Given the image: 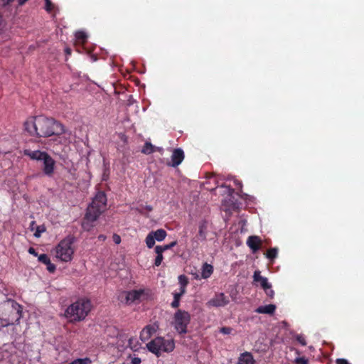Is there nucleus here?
<instances>
[{
	"instance_id": "nucleus-1",
	"label": "nucleus",
	"mask_w": 364,
	"mask_h": 364,
	"mask_svg": "<svg viewBox=\"0 0 364 364\" xmlns=\"http://www.w3.org/2000/svg\"><path fill=\"white\" fill-rule=\"evenodd\" d=\"M107 198L103 192H98L92 203L88 205L85 214V220L82 223V227L85 230H89L92 223L100 217V215L106 210Z\"/></svg>"
},
{
	"instance_id": "nucleus-2",
	"label": "nucleus",
	"mask_w": 364,
	"mask_h": 364,
	"mask_svg": "<svg viewBox=\"0 0 364 364\" xmlns=\"http://www.w3.org/2000/svg\"><path fill=\"white\" fill-rule=\"evenodd\" d=\"M22 316V307L13 299H7L0 304V319L2 326L13 325L19 321Z\"/></svg>"
},
{
	"instance_id": "nucleus-3",
	"label": "nucleus",
	"mask_w": 364,
	"mask_h": 364,
	"mask_svg": "<svg viewBox=\"0 0 364 364\" xmlns=\"http://www.w3.org/2000/svg\"><path fill=\"white\" fill-rule=\"evenodd\" d=\"M92 309L89 299H80L70 305L65 312V317L70 321H80L85 318Z\"/></svg>"
},
{
	"instance_id": "nucleus-4",
	"label": "nucleus",
	"mask_w": 364,
	"mask_h": 364,
	"mask_svg": "<svg viewBox=\"0 0 364 364\" xmlns=\"http://www.w3.org/2000/svg\"><path fill=\"white\" fill-rule=\"evenodd\" d=\"M38 136L47 137L64 133L63 126L52 118L43 116L36 117Z\"/></svg>"
},
{
	"instance_id": "nucleus-5",
	"label": "nucleus",
	"mask_w": 364,
	"mask_h": 364,
	"mask_svg": "<svg viewBox=\"0 0 364 364\" xmlns=\"http://www.w3.org/2000/svg\"><path fill=\"white\" fill-rule=\"evenodd\" d=\"M74 242L75 237L70 235L62 240L55 247L56 257L65 262L71 261L75 252Z\"/></svg>"
},
{
	"instance_id": "nucleus-6",
	"label": "nucleus",
	"mask_w": 364,
	"mask_h": 364,
	"mask_svg": "<svg viewBox=\"0 0 364 364\" xmlns=\"http://www.w3.org/2000/svg\"><path fill=\"white\" fill-rule=\"evenodd\" d=\"M174 346L173 340H165L162 337H157L146 344L148 350L158 356L163 352H171Z\"/></svg>"
},
{
	"instance_id": "nucleus-7",
	"label": "nucleus",
	"mask_w": 364,
	"mask_h": 364,
	"mask_svg": "<svg viewBox=\"0 0 364 364\" xmlns=\"http://www.w3.org/2000/svg\"><path fill=\"white\" fill-rule=\"evenodd\" d=\"M191 321L190 314L182 310L177 311L174 314L173 326L175 329L181 334L187 332V326Z\"/></svg>"
},
{
	"instance_id": "nucleus-8",
	"label": "nucleus",
	"mask_w": 364,
	"mask_h": 364,
	"mask_svg": "<svg viewBox=\"0 0 364 364\" xmlns=\"http://www.w3.org/2000/svg\"><path fill=\"white\" fill-rule=\"evenodd\" d=\"M229 301L223 293H218L206 303V305L208 307H223L228 304Z\"/></svg>"
},
{
	"instance_id": "nucleus-9",
	"label": "nucleus",
	"mask_w": 364,
	"mask_h": 364,
	"mask_svg": "<svg viewBox=\"0 0 364 364\" xmlns=\"http://www.w3.org/2000/svg\"><path fill=\"white\" fill-rule=\"evenodd\" d=\"M55 160L48 154V155L43 159V173L48 177L52 176L55 171Z\"/></svg>"
},
{
	"instance_id": "nucleus-10",
	"label": "nucleus",
	"mask_w": 364,
	"mask_h": 364,
	"mask_svg": "<svg viewBox=\"0 0 364 364\" xmlns=\"http://www.w3.org/2000/svg\"><path fill=\"white\" fill-rule=\"evenodd\" d=\"M146 294L144 289L132 290L126 293V302L132 304L144 299Z\"/></svg>"
},
{
	"instance_id": "nucleus-11",
	"label": "nucleus",
	"mask_w": 364,
	"mask_h": 364,
	"mask_svg": "<svg viewBox=\"0 0 364 364\" xmlns=\"http://www.w3.org/2000/svg\"><path fill=\"white\" fill-rule=\"evenodd\" d=\"M159 329V325L156 323L147 325L145 326L140 333V338L142 341L149 340L151 336L155 333Z\"/></svg>"
},
{
	"instance_id": "nucleus-12",
	"label": "nucleus",
	"mask_w": 364,
	"mask_h": 364,
	"mask_svg": "<svg viewBox=\"0 0 364 364\" xmlns=\"http://www.w3.org/2000/svg\"><path fill=\"white\" fill-rule=\"evenodd\" d=\"M184 159V152L183 151L178 148L175 149L173 151L171 155V166L176 167L178 166Z\"/></svg>"
},
{
	"instance_id": "nucleus-13",
	"label": "nucleus",
	"mask_w": 364,
	"mask_h": 364,
	"mask_svg": "<svg viewBox=\"0 0 364 364\" xmlns=\"http://www.w3.org/2000/svg\"><path fill=\"white\" fill-rule=\"evenodd\" d=\"M25 130L32 136H38V128L36 125V117L29 118L24 123Z\"/></svg>"
},
{
	"instance_id": "nucleus-14",
	"label": "nucleus",
	"mask_w": 364,
	"mask_h": 364,
	"mask_svg": "<svg viewBox=\"0 0 364 364\" xmlns=\"http://www.w3.org/2000/svg\"><path fill=\"white\" fill-rule=\"evenodd\" d=\"M262 240L258 236H250L247 240V245L252 250V252H256L259 250Z\"/></svg>"
},
{
	"instance_id": "nucleus-15",
	"label": "nucleus",
	"mask_w": 364,
	"mask_h": 364,
	"mask_svg": "<svg viewBox=\"0 0 364 364\" xmlns=\"http://www.w3.org/2000/svg\"><path fill=\"white\" fill-rule=\"evenodd\" d=\"M254 282H259L262 289L272 287V284L268 282L267 277H262L261 272L257 270L254 272L253 275Z\"/></svg>"
},
{
	"instance_id": "nucleus-16",
	"label": "nucleus",
	"mask_w": 364,
	"mask_h": 364,
	"mask_svg": "<svg viewBox=\"0 0 364 364\" xmlns=\"http://www.w3.org/2000/svg\"><path fill=\"white\" fill-rule=\"evenodd\" d=\"M208 234V222L203 220L199 223L198 233L197 235L198 240L200 241H205L207 238Z\"/></svg>"
},
{
	"instance_id": "nucleus-17",
	"label": "nucleus",
	"mask_w": 364,
	"mask_h": 364,
	"mask_svg": "<svg viewBox=\"0 0 364 364\" xmlns=\"http://www.w3.org/2000/svg\"><path fill=\"white\" fill-rule=\"evenodd\" d=\"M237 364H255V360L252 353L246 351L240 355Z\"/></svg>"
},
{
	"instance_id": "nucleus-18",
	"label": "nucleus",
	"mask_w": 364,
	"mask_h": 364,
	"mask_svg": "<svg viewBox=\"0 0 364 364\" xmlns=\"http://www.w3.org/2000/svg\"><path fill=\"white\" fill-rule=\"evenodd\" d=\"M25 154L28 156L31 159L43 161V159H44L48 155V153L45 151H41L39 150H26L25 151Z\"/></svg>"
},
{
	"instance_id": "nucleus-19",
	"label": "nucleus",
	"mask_w": 364,
	"mask_h": 364,
	"mask_svg": "<svg viewBox=\"0 0 364 364\" xmlns=\"http://www.w3.org/2000/svg\"><path fill=\"white\" fill-rule=\"evenodd\" d=\"M276 306L274 304H268L260 306L255 309V312L258 314H273L275 311Z\"/></svg>"
},
{
	"instance_id": "nucleus-20",
	"label": "nucleus",
	"mask_w": 364,
	"mask_h": 364,
	"mask_svg": "<svg viewBox=\"0 0 364 364\" xmlns=\"http://www.w3.org/2000/svg\"><path fill=\"white\" fill-rule=\"evenodd\" d=\"M213 272V267L208 263L203 264L201 269V277L203 279L209 278Z\"/></svg>"
},
{
	"instance_id": "nucleus-21",
	"label": "nucleus",
	"mask_w": 364,
	"mask_h": 364,
	"mask_svg": "<svg viewBox=\"0 0 364 364\" xmlns=\"http://www.w3.org/2000/svg\"><path fill=\"white\" fill-rule=\"evenodd\" d=\"M150 232L158 242L163 241L167 235L166 232L164 229H158L156 231H151Z\"/></svg>"
},
{
	"instance_id": "nucleus-22",
	"label": "nucleus",
	"mask_w": 364,
	"mask_h": 364,
	"mask_svg": "<svg viewBox=\"0 0 364 364\" xmlns=\"http://www.w3.org/2000/svg\"><path fill=\"white\" fill-rule=\"evenodd\" d=\"M155 252L156 253V257L155 259L154 264L156 267H159L163 260V252L161 250L160 247H155Z\"/></svg>"
},
{
	"instance_id": "nucleus-23",
	"label": "nucleus",
	"mask_w": 364,
	"mask_h": 364,
	"mask_svg": "<svg viewBox=\"0 0 364 364\" xmlns=\"http://www.w3.org/2000/svg\"><path fill=\"white\" fill-rule=\"evenodd\" d=\"M155 151V146L150 142H146L141 149V152L144 154H150Z\"/></svg>"
},
{
	"instance_id": "nucleus-24",
	"label": "nucleus",
	"mask_w": 364,
	"mask_h": 364,
	"mask_svg": "<svg viewBox=\"0 0 364 364\" xmlns=\"http://www.w3.org/2000/svg\"><path fill=\"white\" fill-rule=\"evenodd\" d=\"M75 36L76 40L80 43H84L87 38L86 33L82 31H77Z\"/></svg>"
},
{
	"instance_id": "nucleus-25",
	"label": "nucleus",
	"mask_w": 364,
	"mask_h": 364,
	"mask_svg": "<svg viewBox=\"0 0 364 364\" xmlns=\"http://www.w3.org/2000/svg\"><path fill=\"white\" fill-rule=\"evenodd\" d=\"M178 283L180 284V289L186 290V286L188 284V278L182 274L178 277Z\"/></svg>"
},
{
	"instance_id": "nucleus-26",
	"label": "nucleus",
	"mask_w": 364,
	"mask_h": 364,
	"mask_svg": "<svg viewBox=\"0 0 364 364\" xmlns=\"http://www.w3.org/2000/svg\"><path fill=\"white\" fill-rule=\"evenodd\" d=\"M155 240H156L154 237V236L152 235V234L151 232H149L145 240L146 246L149 248L153 247L155 244Z\"/></svg>"
},
{
	"instance_id": "nucleus-27",
	"label": "nucleus",
	"mask_w": 364,
	"mask_h": 364,
	"mask_svg": "<svg viewBox=\"0 0 364 364\" xmlns=\"http://www.w3.org/2000/svg\"><path fill=\"white\" fill-rule=\"evenodd\" d=\"M277 254H278V249L274 247V248L269 249L267 252L266 256L269 259H274L277 257Z\"/></svg>"
},
{
	"instance_id": "nucleus-28",
	"label": "nucleus",
	"mask_w": 364,
	"mask_h": 364,
	"mask_svg": "<svg viewBox=\"0 0 364 364\" xmlns=\"http://www.w3.org/2000/svg\"><path fill=\"white\" fill-rule=\"evenodd\" d=\"M91 360L89 358H77L70 363L69 364H90Z\"/></svg>"
},
{
	"instance_id": "nucleus-29",
	"label": "nucleus",
	"mask_w": 364,
	"mask_h": 364,
	"mask_svg": "<svg viewBox=\"0 0 364 364\" xmlns=\"http://www.w3.org/2000/svg\"><path fill=\"white\" fill-rule=\"evenodd\" d=\"M38 261L47 264L50 261V258L46 254H41L39 256H38Z\"/></svg>"
},
{
	"instance_id": "nucleus-30",
	"label": "nucleus",
	"mask_w": 364,
	"mask_h": 364,
	"mask_svg": "<svg viewBox=\"0 0 364 364\" xmlns=\"http://www.w3.org/2000/svg\"><path fill=\"white\" fill-rule=\"evenodd\" d=\"M176 241H173L172 242H171L170 244L168 245H158L157 247H161V251L164 252V251L167 250H169L171 249V247H174L176 245Z\"/></svg>"
},
{
	"instance_id": "nucleus-31",
	"label": "nucleus",
	"mask_w": 364,
	"mask_h": 364,
	"mask_svg": "<svg viewBox=\"0 0 364 364\" xmlns=\"http://www.w3.org/2000/svg\"><path fill=\"white\" fill-rule=\"evenodd\" d=\"M136 210L141 213H144L145 210L149 212L151 211L152 207L151 205H140V207L137 208Z\"/></svg>"
},
{
	"instance_id": "nucleus-32",
	"label": "nucleus",
	"mask_w": 364,
	"mask_h": 364,
	"mask_svg": "<svg viewBox=\"0 0 364 364\" xmlns=\"http://www.w3.org/2000/svg\"><path fill=\"white\" fill-rule=\"evenodd\" d=\"M109 168L106 165H105L103 173H102V180L107 181L109 178Z\"/></svg>"
},
{
	"instance_id": "nucleus-33",
	"label": "nucleus",
	"mask_w": 364,
	"mask_h": 364,
	"mask_svg": "<svg viewBox=\"0 0 364 364\" xmlns=\"http://www.w3.org/2000/svg\"><path fill=\"white\" fill-rule=\"evenodd\" d=\"M186 293V290L183 289H179L178 292H174L173 294V299H177L180 301L181 297Z\"/></svg>"
},
{
	"instance_id": "nucleus-34",
	"label": "nucleus",
	"mask_w": 364,
	"mask_h": 364,
	"mask_svg": "<svg viewBox=\"0 0 364 364\" xmlns=\"http://www.w3.org/2000/svg\"><path fill=\"white\" fill-rule=\"evenodd\" d=\"M296 339L301 346H304L306 345L305 338L302 335H297Z\"/></svg>"
},
{
	"instance_id": "nucleus-35",
	"label": "nucleus",
	"mask_w": 364,
	"mask_h": 364,
	"mask_svg": "<svg viewBox=\"0 0 364 364\" xmlns=\"http://www.w3.org/2000/svg\"><path fill=\"white\" fill-rule=\"evenodd\" d=\"M295 362L297 364H307L308 360L304 357L296 358Z\"/></svg>"
},
{
	"instance_id": "nucleus-36",
	"label": "nucleus",
	"mask_w": 364,
	"mask_h": 364,
	"mask_svg": "<svg viewBox=\"0 0 364 364\" xmlns=\"http://www.w3.org/2000/svg\"><path fill=\"white\" fill-rule=\"evenodd\" d=\"M266 293V294L270 298H273L274 295V291L272 289V287L263 289Z\"/></svg>"
},
{
	"instance_id": "nucleus-37",
	"label": "nucleus",
	"mask_w": 364,
	"mask_h": 364,
	"mask_svg": "<svg viewBox=\"0 0 364 364\" xmlns=\"http://www.w3.org/2000/svg\"><path fill=\"white\" fill-rule=\"evenodd\" d=\"M220 332L223 334H230L232 332V328L229 327H223L220 329Z\"/></svg>"
},
{
	"instance_id": "nucleus-38",
	"label": "nucleus",
	"mask_w": 364,
	"mask_h": 364,
	"mask_svg": "<svg viewBox=\"0 0 364 364\" xmlns=\"http://www.w3.org/2000/svg\"><path fill=\"white\" fill-rule=\"evenodd\" d=\"M46 265H47V269L50 272H53L55 270V265L52 264L50 261Z\"/></svg>"
},
{
	"instance_id": "nucleus-39",
	"label": "nucleus",
	"mask_w": 364,
	"mask_h": 364,
	"mask_svg": "<svg viewBox=\"0 0 364 364\" xmlns=\"http://www.w3.org/2000/svg\"><path fill=\"white\" fill-rule=\"evenodd\" d=\"M46 2V9L48 11H50L52 10V3L50 0H45Z\"/></svg>"
},
{
	"instance_id": "nucleus-40",
	"label": "nucleus",
	"mask_w": 364,
	"mask_h": 364,
	"mask_svg": "<svg viewBox=\"0 0 364 364\" xmlns=\"http://www.w3.org/2000/svg\"><path fill=\"white\" fill-rule=\"evenodd\" d=\"M113 241L115 244L118 245L121 242V238H120V236L117 235V234H114L113 235Z\"/></svg>"
},
{
	"instance_id": "nucleus-41",
	"label": "nucleus",
	"mask_w": 364,
	"mask_h": 364,
	"mask_svg": "<svg viewBox=\"0 0 364 364\" xmlns=\"http://www.w3.org/2000/svg\"><path fill=\"white\" fill-rule=\"evenodd\" d=\"M141 362V358L134 357L131 359L132 364H140Z\"/></svg>"
},
{
	"instance_id": "nucleus-42",
	"label": "nucleus",
	"mask_w": 364,
	"mask_h": 364,
	"mask_svg": "<svg viewBox=\"0 0 364 364\" xmlns=\"http://www.w3.org/2000/svg\"><path fill=\"white\" fill-rule=\"evenodd\" d=\"M336 364H350L346 359L338 358L336 361Z\"/></svg>"
},
{
	"instance_id": "nucleus-43",
	"label": "nucleus",
	"mask_w": 364,
	"mask_h": 364,
	"mask_svg": "<svg viewBox=\"0 0 364 364\" xmlns=\"http://www.w3.org/2000/svg\"><path fill=\"white\" fill-rule=\"evenodd\" d=\"M44 231V228L41 229V227H38L36 232L34 233L35 237H38L41 236V233Z\"/></svg>"
},
{
	"instance_id": "nucleus-44",
	"label": "nucleus",
	"mask_w": 364,
	"mask_h": 364,
	"mask_svg": "<svg viewBox=\"0 0 364 364\" xmlns=\"http://www.w3.org/2000/svg\"><path fill=\"white\" fill-rule=\"evenodd\" d=\"M179 306V300L173 299V301L171 302V306L173 308H177Z\"/></svg>"
},
{
	"instance_id": "nucleus-45",
	"label": "nucleus",
	"mask_w": 364,
	"mask_h": 364,
	"mask_svg": "<svg viewBox=\"0 0 364 364\" xmlns=\"http://www.w3.org/2000/svg\"><path fill=\"white\" fill-rule=\"evenodd\" d=\"M28 252H29L31 255H34V256H36V257H37V256H38V253L36 252V251L35 250V249H34V248H33V247H30V248L28 249Z\"/></svg>"
},
{
	"instance_id": "nucleus-46",
	"label": "nucleus",
	"mask_w": 364,
	"mask_h": 364,
	"mask_svg": "<svg viewBox=\"0 0 364 364\" xmlns=\"http://www.w3.org/2000/svg\"><path fill=\"white\" fill-rule=\"evenodd\" d=\"M14 0H2V6H6L10 4Z\"/></svg>"
},
{
	"instance_id": "nucleus-47",
	"label": "nucleus",
	"mask_w": 364,
	"mask_h": 364,
	"mask_svg": "<svg viewBox=\"0 0 364 364\" xmlns=\"http://www.w3.org/2000/svg\"><path fill=\"white\" fill-rule=\"evenodd\" d=\"M98 239L101 241H104L106 240V236L104 235H100L98 236Z\"/></svg>"
},
{
	"instance_id": "nucleus-48",
	"label": "nucleus",
	"mask_w": 364,
	"mask_h": 364,
	"mask_svg": "<svg viewBox=\"0 0 364 364\" xmlns=\"http://www.w3.org/2000/svg\"><path fill=\"white\" fill-rule=\"evenodd\" d=\"M18 5L22 6L28 0H17Z\"/></svg>"
},
{
	"instance_id": "nucleus-49",
	"label": "nucleus",
	"mask_w": 364,
	"mask_h": 364,
	"mask_svg": "<svg viewBox=\"0 0 364 364\" xmlns=\"http://www.w3.org/2000/svg\"><path fill=\"white\" fill-rule=\"evenodd\" d=\"M233 181H234V183H235L236 186H238L239 187H241L242 184H241V183H240L239 181H237V180H236V179H234Z\"/></svg>"
},
{
	"instance_id": "nucleus-50",
	"label": "nucleus",
	"mask_w": 364,
	"mask_h": 364,
	"mask_svg": "<svg viewBox=\"0 0 364 364\" xmlns=\"http://www.w3.org/2000/svg\"><path fill=\"white\" fill-rule=\"evenodd\" d=\"M134 338H129V345L132 348H134V347L132 346V343H134Z\"/></svg>"
},
{
	"instance_id": "nucleus-51",
	"label": "nucleus",
	"mask_w": 364,
	"mask_h": 364,
	"mask_svg": "<svg viewBox=\"0 0 364 364\" xmlns=\"http://www.w3.org/2000/svg\"><path fill=\"white\" fill-rule=\"evenodd\" d=\"M134 338H129V345L132 348H134V347L132 346V343H134Z\"/></svg>"
},
{
	"instance_id": "nucleus-52",
	"label": "nucleus",
	"mask_w": 364,
	"mask_h": 364,
	"mask_svg": "<svg viewBox=\"0 0 364 364\" xmlns=\"http://www.w3.org/2000/svg\"><path fill=\"white\" fill-rule=\"evenodd\" d=\"M157 150L160 152H163V149L161 147H155V151Z\"/></svg>"
},
{
	"instance_id": "nucleus-53",
	"label": "nucleus",
	"mask_w": 364,
	"mask_h": 364,
	"mask_svg": "<svg viewBox=\"0 0 364 364\" xmlns=\"http://www.w3.org/2000/svg\"><path fill=\"white\" fill-rule=\"evenodd\" d=\"M65 52L67 54H70V48H66L65 49Z\"/></svg>"
},
{
	"instance_id": "nucleus-54",
	"label": "nucleus",
	"mask_w": 364,
	"mask_h": 364,
	"mask_svg": "<svg viewBox=\"0 0 364 364\" xmlns=\"http://www.w3.org/2000/svg\"><path fill=\"white\" fill-rule=\"evenodd\" d=\"M233 190L232 188L230 189V192L232 193Z\"/></svg>"
}]
</instances>
